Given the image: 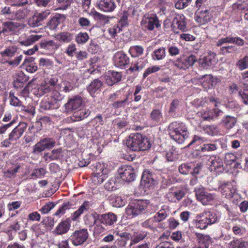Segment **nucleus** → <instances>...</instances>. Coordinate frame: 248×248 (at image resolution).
I'll return each instance as SVG.
<instances>
[{"label": "nucleus", "instance_id": "nucleus-1", "mask_svg": "<svg viewBox=\"0 0 248 248\" xmlns=\"http://www.w3.org/2000/svg\"><path fill=\"white\" fill-rule=\"evenodd\" d=\"M248 45V43L239 36L229 35L218 39L216 46L220 47V52L223 55L233 54L238 52L237 46L242 47Z\"/></svg>", "mask_w": 248, "mask_h": 248}, {"label": "nucleus", "instance_id": "nucleus-2", "mask_svg": "<svg viewBox=\"0 0 248 248\" xmlns=\"http://www.w3.org/2000/svg\"><path fill=\"white\" fill-rule=\"evenodd\" d=\"M157 208V205L148 200H134L126 208L125 213L127 216L133 217L143 213H154Z\"/></svg>", "mask_w": 248, "mask_h": 248}, {"label": "nucleus", "instance_id": "nucleus-3", "mask_svg": "<svg viewBox=\"0 0 248 248\" xmlns=\"http://www.w3.org/2000/svg\"><path fill=\"white\" fill-rule=\"evenodd\" d=\"M93 218L94 234H99L108 228L114 226L117 221V216L112 212L99 214L97 213L92 214Z\"/></svg>", "mask_w": 248, "mask_h": 248}, {"label": "nucleus", "instance_id": "nucleus-4", "mask_svg": "<svg viewBox=\"0 0 248 248\" xmlns=\"http://www.w3.org/2000/svg\"><path fill=\"white\" fill-rule=\"evenodd\" d=\"M90 207V202L88 201H84L79 208L72 214L71 219L67 218L65 220L62 221L53 231V233L59 235L66 234L71 227V220L74 221L77 220L81 215L89 210Z\"/></svg>", "mask_w": 248, "mask_h": 248}, {"label": "nucleus", "instance_id": "nucleus-5", "mask_svg": "<svg viewBox=\"0 0 248 248\" xmlns=\"http://www.w3.org/2000/svg\"><path fill=\"white\" fill-rule=\"evenodd\" d=\"M126 144L133 151H145L150 149L151 146L149 140L139 133L131 134Z\"/></svg>", "mask_w": 248, "mask_h": 248}, {"label": "nucleus", "instance_id": "nucleus-6", "mask_svg": "<svg viewBox=\"0 0 248 248\" xmlns=\"http://www.w3.org/2000/svg\"><path fill=\"white\" fill-rule=\"evenodd\" d=\"M169 135L171 139L182 143L188 138V132L186 125L180 122H173L168 127Z\"/></svg>", "mask_w": 248, "mask_h": 248}, {"label": "nucleus", "instance_id": "nucleus-7", "mask_svg": "<svg viewBox=\"0 0 248 248\" xmlns=\"http://www.w3.org/2000/svg\"><path fill=\"white\" fill-rule=\"evenodd\" d=\"M196 226L197 228L205 229L208 225L215 223L217 220V215L214 212L205 211L197 216Z\"/></svg>", "mask_w": 248, "mask_h": 248}, {"label": "nucleus", "instance_id": "nucleus-8", "mask_svg": "<svg viewBox=\"0 0 248 248\" xmlns=\"http://www.w3.org/2000/svg\"><path fill=\"white\" fill-rule=\"evenodd\" d=\"M196 61L195 56L190 55L188 56H182L175 60H170L168 62L178 69L185 70L192 66Z\"/></svg>", "mask_w": 248, "mask_h": 248}, {"label": "nucleus", "instance_id": "nucleus-9", "mask_svg": "<svg viewBox=\"0 0 248 248\" xmlns=\"http://www.w3.org/2000/svg\"><path fill=\"white\" fill-rule=\"evenodd\" d=\"M142 29L144 31H153L155 27H160L158 18L155 14H145L140 22Z\"/></svg>", "mask_w": 248, "mask_h": 248}, {"label": "nucleus", "instance_id": "nucleus-10", "mask_svg": "<svg viewBox=\"0 0 248 248\" xmlns=\"http://www.w3.org/2000/svg\"><path fill=\"white\" fill-rule=\"evenodd\" d=\"M89 237V233L86 229L75 231L70 236L69 239L73 245L78 246L84 244Z\"/></svg>", "mask_w": 248, "mask_h": 248}, {"label": "nucleus", "instance_id": "nucleus-11", "mask_svg": "<svg viewBox=\"0 0 248 248\" xmlns=\"http://www.w3.org/2000/svg\"><path fill=\"white\" fill-rule=\"evenodd\" d=\"M118 173L122 180L125 182H132L136 178L135 170L129 165H122L118 169Z\"/></svg>", "mask_w": 248, "mask_h": 248}, {"label": "nucleus", "instance_id": "nucleus-12", "mask_svg": "<svg viewBox=\"0 0 248 248\" xmlns=\"http://www.w3.org/2000/svg\"><path fill=\"white\" fill-rule=\"evenodd\" d=\"M194 191L197 200L203 205L208 204L215 198L213 194L206 192L204 187L201 186L196 187Z\"/></svg>", "mask_w": 248, "mask_h": 248}, {"label": "nucleus", "instance_id": "nucleus-13", "mask_svg": "<svg viewBox=\"0 0 248 248\" xmlns=\"http://www.w3.org/2000/svg\"><path fill=\"white\" fill-rule=\"evenodd\" d=\"M95 171L92 177V181L95 185L101 184L108 177L107 170L104 169V165L98 163L96 164Z\"/></svg>", "mask_w": 248, "mask_h": 248}, {"label": "nucleus", "instance_id": "nucleus-14", "mask_svg": "<svg viewBox=\"0 0 248 248\" xmlns=\"http://www.w3.org/2000/svg\"><path fill=\"white\" fill-rule=\"evenodd\" d=\"M171 27L174 33H178V30L184 31L186 28V17L183 15H177L173 19Z\"/></svg>", "mask_w": 248, "mask_h": 248}, {"label": "nucleus", "instance_id": "nucleus-15", "mask_svg": "<svg viewBox=\"0 0 248 248\" xmlns=\"http://www.w3.org/2000/svg\"><path fill=\"white\" fill-rule=\"evenodd\" d=\"M82 97L77 95L68 99L67 102L64 105L65 111L69 113L78 109L82 104Z\"/></svg>", "mask_w": 248, "mask_h": 248}, {"label": "nucleus", "instance_id": "nucleus-16", "mask_svg": "<svg viewBox=\"0 0 248 248\" xmlns=\"http://www.w3.org/2000/svg\"><path fill=\"white\" fill-rule=\"evenodd\" d=\"M223 113V112L218 108L211 109H206L201 112L202 119L207 121H211L217 119Z\"/></svg>", "mask_w": 248, "mask_h": 248}, {"label": "nucleus", "instance_id": "nucleus-17", "mask_svg": "<svg viewBox=\"0 0 248 248\" xmlns=\"http://www.w3.org/2000/svg\"><path fill=\"white\" fill-rule=\"evenodd\" d=\"M198 11L195 13V21L200 25H204L211 21L213 16L210 10L205 9Z\"/></svg>", "mask_w": 248, "mask_h": 248}, {"label": "nucleus", "instance_id": "nucleus-18", "mask_svg": "<svg viewBox=\"0 0 248 248\" xmlns=\"http://www.w3.org/2000/svg\"><path fill=\"white\" fill-rule=\"evenodd\" d=\"M209 169L211 171L217 173L222 172L224 171L223 162L222 159L218 155H213L210 157Z\"/></svg>", "mask_w": 248, "mask_h": 248}, {"label": "nucleus", "instance_id": "nucleus-19", "mask_svg": "<svg viewBox=\"0 0 248 248\" xmlns=\"http://www.w3.org/2000/svg\"><path fill=\"white\" fill-rule=\"evenodd\" d=\"M216 54L210 52L208 54L202 58L199 59L200 65L205 69L212 67L216 63Z\"/></svg>", "mask_w": 248, "mask_h": 248}, {"label": "nucleus", "instance_id": "nucleus-20", "mask_svg": "<svg viewBox=\"0 0 248 248\" xmlns=\"http://www.w3.org/2000/svg\"><path fill=\"white\" fill-rule=\"evenodd\" d=\"M96 5L104 12H112L116 7L114 0H97Z\"/></svg>", "mask_w": 248, "mask_h": 248}, {"label": "nucleus", "instance_id": "nucleus-21", "mask_svg": "<svg viewBox=\"0 0 248 248\" xmlns=\"http://www.w3.org/2000/svg\"><path fill=\"white\" fill-rule=\"evenodd\" d=\"M155 176L151 171L146 170L143 172L141 183L145 187L150 188L155 183Z\"/></svg>", "mask_w": 248, "mask_h": 248}, {"label": "nucleus", "instance_id": "nucleus-22", "mask_svg": "<svg viewBox=\"0 0 248 248\" xmlns=\"http://www.w3.org/2000/svg\"><path fill=\"white\" fill-rule=\"evenodd\" d=\"M27 124L25 123H20L9 134V137L13 141L16 142L22 136L26 130Z\"/></svg>", "mask_w": 248, "mask_h": 248}, {"label": "nucleus", "instance_id": "nucleus-23", "mask_svg": "<svg viewBox=\"0 0 248 248\" xmlns=\"http://www.w3.org/2000/svg\"><path fill=\"white\" fill-rule=\"evenodd\" d=\"M114 63L116 66L121 67L129 63V59L123 51H118L114 56Z\"/></svg>", "mask_w": 248, "mask_h": 248}, {"label": "nucleus", "instance_id": "nucleus-24", "mask_svg": "<svg viewBox=\"0 0 248 248\" xmlns=\"http://www.w3.org/2000/svg\"><path fill=\"white\" fill-rule=\"evenodd\" d=\"M60 100L58 99L45 98L43 99L40 103V107L45 110L57 109L60 107Z\"/></svg>", "mask_w": 248, "mask_h": 248}, {"label": "nucleus", "instance_id": "nucleus-25", "mask_svg": "<svg viewBox=\"0 0 248 248\" xmlns=\"http://www.w3.org/2000/svg\"><path fill=\"white\" fill-rule=\"evenodd\" d=\"M218 189L226 197H233L236 192L235 186H233L231 182L223 183L218 187Z\"/></svg>", "mask_w": 248, "mask_h": 248}, {"label": "nucleus", "instance_id": "nucleus-26", "mask_svg": "<svg viewBox=\"0 0 248 248\" xmlns=\"http://www.w3.org/2000/svg\"><path fill=\"white\" fill-rule=\"evenodd\" d=\"M103 86V82L98 78L94 79L88 86L87 91L89 94L93 97L96 96L97 94L101 92Z\"/></svg>", "mask_w": 248, "mask_h": 248}, {"label": "nucleus", "instance_id": "nucleus-27", "mask_svg": "<svg viewBox=\"0 0 248 248\" xmlns=\"http://www.w3.org/2000/svg\"><path fill=\"white\" fill-rule=\"evenodd\" d=\"M186 193V189L185 188H180L176 189L174 191L169 192L167 196L170 202H176L182 200L185 197Z\"/></svg>", "mask_w": 248, "mask_h": 248}, {"label": "nucleus", "instance_id": "nucleus-28", "mask_svg": "<svg viewBox=\"0 0 248 248\" xmlns=\"http://www.w3.org/2000/svg\"><path fill=\"white\" fill-rule=\"evenodd\" d=\"M65 19V16L63 15L57 14L49 20L46 27L51 30H56L58 25Z\"/></svg>", "mask_w": 248, "mask_h": 248}, {"label": "nucleus", "instance_id": "nucleus-29", "mask_svg": "<svg viewBox=\"0 0 248 248\" xmlns=\"http://www.w3.org/2000/svg\"><path fill=\"white\" fill-rule=\"evenodd\" d=\"M169 214L170 210L168 206L164 205L154 216L153 219L155 221L159 222L164 220L169 216Z\"/></svg>", "mask_w": 248, "mask_h": 248}, {"label": "nucleus", "instance_id": "nucleus-30", "mask_svg": "<svg viewBox=\"0 0 248 248\" xmlns=\"http://www.w3.org/2000/svg\"><path fill=\"white\" fill-rule=\"evenodd\" d=\"M229 248H248V241L233 238L228 244Z\"/></svg>", "mask_w": 248, "mask_h": 248}, {"label": "nucleus", "instance_id": "nucleus-31", "mask_svg": "<svg viewBox=\"0 0 248 248\" xmlns=\"http://www.w3.org/2000/svg\"><path fill=\"white\" fill-rule=\"evenodd\" d=\"M201 79L202 85L205 89H209L212 88L215 83V79L211 75H204L202 77Z\"/></svg>", "mask_w": 248, "mask_h": 248}, {"label": "nucleus", "instance_id": "nucleus-32", "mask_svg": "<svg viewBox=\"0 0 248 248\" xmlns=\"http://www.w3.org/2000/svg\"><path fill=\"white\" fill-rule=\"evenodd\" d=\"M2 31L3 33L8 32H14L16 29L20 26V23L14 22H4L2 24Z\"/></svg>", "mask_w": 248, "mask_h": 248}, {"label": "nucleus", "instance_id": "nucleus-33", "mask_svg": "<svg viewBox=\"0 0 248 248\" xmlns=\"http://www.w3.org/2000/svg\"><path fill=\"white\" fill-rule=\"evenodd\" d=\"M122 75L121 73L113 71L110 75L106 78V83L109 86H112L121 80Z\"/></svg>", "mask_w": 248, "mask_h": 248}, {"label": "nucleus", "instance_id": "nucleus-34", "mask_svg": "<svg viewBox=\"0 0 248 248\" xmlns=\"http://www.w3.org/2000/svg\"><path fill=\"white\" fill-rule=\"evenodd\" d=\"M195 235L200 245H202L205 248H208L211 243V239L209 235L197 232Z\"/></svg>", "mask_w": 248, "mask_h": 248}, {"label": "nucleus", "instance_id": "nucleus-35", "mask_svg": "<svg viewBox=\"0 0 248 248\" xmlns=\"http://www.w3.org/2000/svg\"><path fill=\"white\" fill-rule=\"evenodd\" d=\"M221 123L225 128L229 129L235 125L236 123V119L233 116L225 115L223 117Z\"/></svg>", "mask_w": 248, "mask_h": 248}, {"label": "nucleus", "instance_id": "nucleus-36", "mask_svg": "<svg viewBox=\"0 0 248 248\" xmlns=\"http://www.w3.org/2000/svg\"><path fill=\"white\" fill-rule=\"evenodd\" d=\"M55 38L60 42L69 43L73 38V34L67 31L60 32L55 35Z\"/></svg>", "mask_w": 248, "mask_h": 248}, {"label": "nucleus", "instance_id": "nucleus-37", "mask_svg": "<svg viewBox=\"0 0 248 248\" xmlns=\"http://www.w3.org/2000/svg\"><path fill=\"white\" fill-rule=\"evenodd\" d=\"M39 46L41 48L49 51H54L60 46L59 45L52 40L41 42L39 44Z\"/></svg>", "mask_w": 248, "mask_h": 248}, {"label": "nucleus", "instance_id": "nucleus-38", "mask_svg": "<svg viewBox=\"0 0 248 248\" xmlns=\"http://www.w3.org/2000/svg\"><path fill=\"white\" fill-rule=\"evenodd\" d=\"M150 118L155 124L160 123L163 119L161 110L159 109H154L151 112Z\"/></svg>", "mask_w": 248, "mask_h": 248}, {"label": "nucleus", "instance_id": "nucleus-39", "mask_svg": "<svg viewBox=\"0 0 248 248\" xmlns=\"http://www.w3.org/2000/svg\"><path fill=\"white\" fill-rule=\"evenodd\" d=\"M45 149H47V146L42 139L33 146L32 153L34 154H38Z\"/></svg>", "mask_w": 248, "mask_h": 248}, {"label": "nucleus", "instance_id": "nucleus-40", "mask_svg": "<svg viewBox=\"0 0 248 248\" xmlns=\"http://www.w3.org/2000/svg\"><path fill=\"white\" fill-rule=\"evenodd\" d=\"M41 36L40 35H31L29 36L26 39L19 41V44L22 46H29L39 40Z\"/></svg>", "mask_w": 248, "mask_h": 248}, {"label": "nucleus", "instance_id": "nucleus-41", "mask_svg": "<svg viewBox=\"0 0 248 248\" xmlns=\"http://www.w3.org/2000/svg\"><path fill=\"white\" fill-rule=\"evenodd\" d=\"M109 198V200L113 206L120 207L125 204V201L119 196L111 195Z\"/></svg>", "mask_w": 248, "mask_h": 248}, {"label": "nucleus", "instance_id": "nucleus-42", "mask_svg": "<svg viewBox=\"0 0 248 248\" xmlns=\"http://www.w3.org/2000/svg\"><path fill=\"white\" fill-rule=\"evenodd\" d=\"M153 53V58L154 60H161L166 56V49L163 47L155 50Z\"/></svg>", "mask_w": 248, "mask_h": 248}, {"label": "nucleus", "instance_id": "nucleus-43", "mask_svg": "<svg viewBox=\"0 0 248 248\" xmlns=\"http://www.w3.org/2000/svg\"><path fill=\"white\" fill-rule=\"evenodd\" d=\"M146 234L138 232H134L133 235L131 237V243L130 244V246H131L133 244H137L143 240Z\"/></svg>", "mask_w": 248, "mask_h": 248}, {"label": "nucleus", "instance_id": "nucleus-44", "mask_svg": "<svg viewBox=\"0 0 248 248\" xmlns=\"http://www.w3.org/2000/svg\"><path fill=\"white\" fill-rule=\"evenodd\" d=\"M202 129L206 133L211 136L216 135L218 132L217 127L214 124L205 125L202 127Z\"/></svg>", "mask_w": 248, "mask_h": 248}, {"label": "nucleus", "instance_id": "nucleus-45", "mask_svg": "<svg viewBox=\"0 0 248 248\" xmlns=\"http://www.w3.org/2000/svg\"><path fill=\"white\" fill-rule=\"evenodd\" d=\"M236 65L241 71L248 68V56L246 55L239 60L236 63Z\"/></svg>", "mask_w": 248, "mask_h": 248}, {"label": "nucleus", "instance_id": "nucleus-46", "mask_svg": "<svg viewBox=\"0 0 248 248\" xmlns=\"http://www.w3.org/2000/svg\"><path fill=\"white\" fill-rule=\"evenodd\" d=\"M76 41L78 44H83L89 39V36L86 32H80L76 36Z\"/></svg>", "mask_w": 248, "mask_h": 248}, {"label": "nucleus", "instance_id": "nucleus-47", "mask_svg": "<svg viewBox=\"0 0 248 248\" xmlns=\"http://www.w3.org/2000/svg\"><path fill=\"white\" fill-rule=\"evenodd\" d=\"M28 24L30 27H35L41 26L42 23L35 13L28 20Z\"/></svg>", "mask_w": 248, "mask_h": 248}, {"label": "nucleus", "instance_id": "nucleus-48", "mask_svg": "<svg viewBox=\"0 0 248 248\" xmlns=\"http://www.w3.org/2000/svg\"><path fill=\"white\" fill-rule=\"evenodd\" d=\"M71 205L72 204L69 202H64L62 204V206L60 207L59 209L55 212V215L60 216L63 215L65 213V211L69 209Z\"/></svg>", "mask_w": 248, "mask_h": 248}, {"label": "nucleus", "instance_id": "nucleus-49", "mask_svg": "<svg viewBox=\"0 0 248 248\" xmlns=\"http://www.w3.org/2000/svg\"><path fill=\"white\" fill-rule=\"evenodd\" d=\"M232 231L234 235L241 236L245 233V229L240 225H234L232 228Z\"/></svg>", "mask_w": 248, "mask_h": 248}, {"label": "nucleus", "instance_id": "nucleus-50", "mask_svg": "<svg viewBox=\"0 0 248 248\" xmlns=\"http://www.w3.org/2000/svg\"><path fill=\"white\" fill-rule=\"evenodd\" d=\"M217 148V146L215 143H207L203 144L201 147V151L203 152H212L216 150Z\"/></svg>", "mask_w": 248, "mask_h": 248}, {"label": "nucleus", "instance_id": "nucleus-51", "mask_svg": "<svg viewBox=\"0 0 248 248\" xmlns=\"http://www.w3.org/2000/svg\"><path fill=\"white\" fill-rule=\"evenodd\" d=\"M62 153V150L61 148L53 150L50 153V156H49V160H57L59 159Z\"/></svg>", "mask_w": 248, "mask_h": 248}, {"label": "nucleus", "instance_id": "nucleus-52", "mask_svg": "<svg viewBox=\"0 0 248 248\" xmlns=\"http://www.w3.org/2000/svg\"><path fill=\"white\" fill-rule=\"evenodd\" d=\"M128 97L127 96L124 99L121 101H117L112 104V107L115 109L120 108H124L126 104H128Z\"/></svg>", "mask_w": 248, "mask_h": 248}, {"label": "nucleus", "instance_id": "nucleus-53", "mask_svg": "<svg viewBox=\"0 0 248 248\" xmlns=\"http://www.w3.org/2000/svg\"><path fill=\"white\" fill-rule=\"evenodd\" d=\"M46 173L45 170L42 168L34 170L33 172L31 174V176L33 177V178H41L45 175Z\"/></svg>", "mask_w": 248, "mask_h": 248}, {"label": "nucleus", "instance_id": "nucleus-54", "mask_svg": "<svg viewBox=\"0 0 248 248\" xmlns=\"http://www.w3.org/2000/svg\"><path fill=\"white\" fill-rule=\"evenodd\" d=\"M51 90L52 88L47 84L46 81L44 83H42L39 88V90L40 92V93L41 95H44L45 93H49Z\"/></svg>", "mask_w": 248, "mask_h": 248}, {"label": "nucleus", "instance_id": "nucleus-55", "mask_svg": "<svg viewBox=\"0 0 248 248\" xmlns=\"http://www.w3.org/2000/svg\"><path fill=\"white\" fill-rule=\"evenodd\" d=\"M178 170L181 174L186 175L191 171V167L188 164H183L179 167Z\"/></svg>", "mask_w": 248, "mask_h": 248}, {"label": "nucleus", "instance_id": "nucleus-56", "mask_svg": "<svg viewBox=\"0 0 248 248\" xmlns=\"http://www.w3.org/2000/svg\"><path fill=\"white\" fill-rule=\"evenodd\" d=\"M29 77L23 73L19 74L18 78H16V80L14 82V86L16 87V83H24L28 81Z\"/></svg>", "mask_w": 248, "mask_h": 248}, {"label": "nucleus", "instance_id": "nucleus-57", "mask_svg": "<svg viewBox=\"0 0 248 248\" xmlns=\"http://www.w3.org/2000/svg\"><path fill=\"white\" fill-rule=\"evenodd\" d=\"M168 49L169 54L171 56H176L180 53V49L176 46L169 45Z\"/></svg>", "mask_w": 248, "mask_h": 248}, {"label": "nucleus", "instance_id": "nucleus-58", "mask_svg": "<svg viewBox=\"0 0 248 248\" xmlns=\"http://www.w3.org/2000/svg\"><path fill=\"white\" fill-rule=\"evenodd\" d=\"M180 106V101L178 99H174L170 103L169 112H175Z\"/></svg>", "mask_w": 248, "mask_h": 248}, {"label": "nucleus", "instance_id": "nucleus-59", "mask_svg": "<svg viewBox=\"0 0 248 248\" xmlns=\"http://www.w3.org/2000/svg\"><path fill=\"white\" fill-rule=\"evenodd\" d=\"M239 95L241 97L243 102L248 105V89H244L239 92Z\"/></svg>", "mask_w": 248, "mask_h": 248}, {"label": "nucleus", "instance_id": "nucleus-60", "mask_svg": "<svg viewBox=\"0 0 248 248\" xmlns=\"http://www.w3.org/2000/svg\"><path fill=\"white\" fill-rule=\"evenodd\" d=\"M35 14L40 21L42 23V22L50 15V11L49 10H46L45 11L40 13L36 12Z\"/></svg>", "mask_w": 248, "mask_h": 248}, {"label": "nucleus", "instance_id": "nucleus-61", "mask_svg": "<svg viewBox=\"0 0 248 248\" xmlns=\"http://www.w3.org/2000/svg\"><path fill=\"white\" fill-rule=\"evenodd\" d=\"M236 158V156L232 153H227L225 154L224 161L227 165H231L232 162H234Z\"/></svg>", "mask_w": 248, "mask_h": 248}, {"label": "nucleus", "instance_id": "nucleus-62", "mask_svg": "<svg viewBox=\"0 0 248 248\" xmlns=\"http://www.w3.org/2000/svg\"><path fill=\"white\" fill-rule=\"evenodd\" d=\"M73 0H58L60 5V9L62 10L66 9L72 2Z\"/></svg>", "mask_w": 248, "mask_h": 248}, {"label": "nucleus", "instance_id": "nucleus-63", "mask_svg": "<svg viewBox=\"0 0 248 248\" xmlns=\"http://www.w3.org/2000/svg\"><path fill=\"white\" fill-rule=\"evenodd\" d=\"M55 206V204L53 202H48L44 205L41 209V212L43 214L48 213Z\"/></svg>", "mask_w": 248, "mask_h": 248}, {"label": "nucleus", "instance_id": "nucleus-64", "mask_svg": "<svg viewBox=\"0 0 248 248\" xmlns=\"http://www.w3.org/2000/svg\"><path fill=\"white\" fill-rule=\"evenodd\" d=\"M121 31V29L119 25L115 26L108 29V32L112 37H115L117 33Z\"/></svg>", "mask_w": 248, "mask_h": 248}]
</instances>
